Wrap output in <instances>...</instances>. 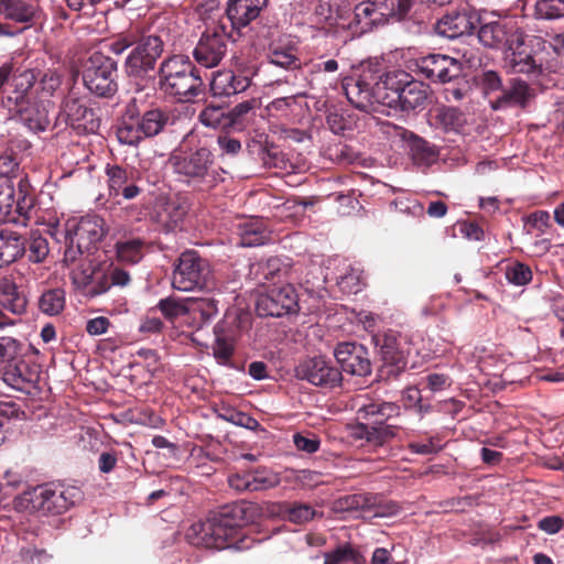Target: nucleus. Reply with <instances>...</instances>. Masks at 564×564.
Here are the masks:
<instances>
[{
    "label": "nucleus",
    "mask_w": 564,
    "mask_h": 564,
    "mask_svg": "<svg viewBox=\"0 0 564 564\" xmlns=\"http://www.w3.org/2000/svg\"><path fill=\"white\" fill-rule=\"evenodd\" d=\"M305 96V93H295L290 96L275 98L267 106V110L270 115L279 112L285 113L294 104H296L299 98H303Z\"/></svg>",
    "instance_id": "nucleus-63"
},
{
    "label": "nucleus",
    "mask_w": 564,
    "mask_h": 564,
    "mask_svg": "<svg viewBox=\"0 0 564 564\" xmlns=\"http://www.w3.org/2000/svg\"><path fill=\"white\" fill-rule=\"evenodd\" d=\"M145 246L147 241L141 237L119 239L115 245L117 258L121 262L138 263L144 256Z\"/></svg>",
    "instance_id": "nucleus-40"
},
{
    "label": "nucleus",
    "mask_w": 564,
    "mask_h": 564,
    "mask_svg": "<svg viewBox=\"0 0 564 564\" xmlns=\"http://www.w3.org/2000/svg\"><path fill=\"white\" fill-rule=\"evenodd\" d=\"M229 40L224 25L208 28L193 51L194 59L206 68L218 66L228 52Z\"/></svg>",
    "instance_id": "nucleus-19"
},
{
    "label": "nucleus",
    "mask_w": 564,
    "mask_h": 564,
    "mask_svg": "<svg viewBox=\"0 0 564 564\" xmlns=\"http://www.w3.org/2000/svg\"><path fill=\"white\" fill-rule=\"evenodd\" d=\"M408 78L406 72H389L378 75L371 69L362 70L356 78L344 85L350 104L362 111L375 110V105L398 109L400 94Z\"/></svg>",
    "instance_id": "nucleus-1"
},
{
    "label": "nucleus",
    "mask_w": 564,
    "mask_h": 564,
    "mask_svg": "<svg viewBox=\"0 0 564 564\" xmlns=\"http://www.w3.org/2000/svg\"><path fill=\"white\" fill-rule=\"evenodd\" d=\"M240 245L245 247H256L264 245L270 235L262 223L258 220H248L239 226Z\"/></svg>",
    "instance_id": "nucleus-43"
},
{
    "label": "nucleus",
    "mask_w": 564,
    "mask_h": 564,
    "mask_svg": "<svg viewBox=\"0 0 564 564\" xmlns=\"http://www.w3.org/2000/svg\"><path fill=\"white\" fill-rule=\"evenodd\" d=\"M132 47L123 63L124 73L134 79H144L155 69L158 59L164 52L165 42L160 35L148 34L138 36L134 33H120L112 39L107 47L110 53L122 54Z\"/></svg>",
    "instance_id": "nucleus-3"
},
{
    "label": "nucleus",
    "mask_w": 564,
    "mask_h": 564,
    "mask_svg": "<svg viewBox=\"0 0 564 564\" xmlns=\"http://www.w3.org/2000/svg\"><path fill=\"white\" fill-rule=\"evenodd\" d=\"M270 63L286 69L299 68L301 62L294 46L271 45L269 53Z\"/></svg>",
    "instance_id": "nucleus-47"
},
{
    "label": "nucleus",
    "mask_w": 564,
    "mask_h": 564,
    "mask_svg": "<svg viewBox=\"0 0 564 564\" xmlns=\"http://www.w3.org/2000/svg\"><path fill=\"white\" fill-rule=\"evenodd\" d=\"M477 25L479 42L485 47L501 50L503 53L509 47H519L521 35L524 33L516 23L502 19L487 21L479 15Z\"/></svg>",
    "instance_id": "nucleus-15"
},
{
    "label": "nucleus",
    "mask_w": 564,
    "mask_h": 564,
    "mask_svg": "<svg viewBox=\"0 0 564 564\" xmlns=\"http://www.w3.org/2000/svg\"><path fill=\"white\" fill-rule=\"evenodd\" d=\"M2 380L13 389L22 392H30L36 387L41 377V367L35 362H30L17 358L9 365H6L0 371Z\"/></svg>",
    "instance_id": "nucleus-25"
},
{
    "label": "nucleus",
    "mask_w": 564,
    "mask_h": 564,
    "mask_svg": "<svg viewBox=\"0 0 564 564\" xmlns=\"http://www.w3.org/2000/svg\"><path fill=\"white\" fill-rule=\"evenodd\" d=\"M295 376L315 387L329 390L340 388L344 379L340 369L323 356L300 361L295 368Z\"/></svg>",
    "instance_id": "nucleus-17"
},
{
    "label": "nucleus",
    "mask_w": 564,
    "mask_h": 564,
    "mask_svg": "<svg viewBox=\"0 0 564 564\" xmlns=\"http://www.w3.org/2000/svg\"><path fill=\"white\" fill-rule=\"evenodd\" d=\"M427 96L429 87L408 74V78L404 80V87L401 89L398 109L402 111L421 110L425 107Z\"/></svg>",
    "instance_id": "nucleus-33"
},
{
    "label": "nucleus",
    "mask_w": 564,
    "mask_h": 564,
    "mask_svg": "<svg viewBox=\"0 0 564 564\" xmlns=\"http://www.w3.org/2000/svg\"><path fill=\"white\" fill-rule=\"evenodd\" d=\"M536 97V89L521 78H511L502 94L491 100L495 110L518 107L525 109Z\"/></svg>",
    "instance_id": "nucleus-26"
},
{
    "label": "nucleus",
    "mask_w": 564,
    "mask_h": 564,
    "mask_svg": "<svg viewBox=\"0 0 564 564\" xmlns=\"http://www.w3.org/2000/svg\"><path fill=\"white\" fill-rule=\"evenodd\" d=\"M415 72L433 84H447L463 76V63L449 55L432 53L415 59Z\"/></svg>",
    "instance_id": "nucleus-16"
},
{
    "label": "nucleus",
    "mask_w": 564,
    "mask_h": 564,
    "mask_svg": "<svg viewBox=\"0 0 564 564\" xmlns=\"http://www.w3.org/2000/svg\"><path fill=\"white\" fill-rule=\"evenodd\" d=\"M293 443L297 451L306 454L316 453L321 446V440L314 433H295L293 435Z\"/></svg>",
    "instance_id": "nucleus-62"
},
{
    "label": "nucleus",
    "mask_w": 564,
    "mask_h": 564,
    "mask_svg": "<svg viewBox=\"0 0 564 564\" xmlns=\"http://www.w3.org/2000/svg\"><path fill=\"white\" fill-rule=\"evenodd\" d=\"M398 426L383 423H359L355 435L373 445H383L397 435Z\"/></svg>",
    "instance_id": "nucleus-38"
},
{
    "label": "nucleus",
    "mask_w": 564,
    "mask_h": 564,
    "mask_svg": "<svg viewBox=\"0 0 564 564\" xmlns=\"http://www.w3.org/2000/svg\"><path fill=\"white\" fill-rule=\"evenodd\" d=\"M252 519V507L246 503H231L210 512V549L224 550L235 544L237 530Z\"/></svg>",
    "instance_id": "nucleus-12"
},
{
    "label": "nucleus",
    "mask_w": 564,
    "mask_h": 564,
    "mask_svg": "<svg viewBox=\"0 0 564 564\" xmlns=\"http://www.w3.org/2000/svg\"><path fill=\"white\" fill-rule=\"evenodd\" d=\"M43 11L35 0H0V19L6 23L20 25L15 31L22 33L42 20Z\"/></svg>",
    "instance_id": "nucleus-23"
},
{
    "label": "nucleus",
    "mask_w": 564,
    "mask_h": 564,
    "mask_svg": "<svg viewBox=\"0 0 564 564\" xmlns=\"http://www.w3.org/2000/svg\"><path fill=\"white\" fill-rule=\"evenodd\" d=\"M479 14L475 10H452L437 20L434 31L438 36L455 40L470 35L477 26Z\"/></svg>",
    "instance_id": "nucleus-24"
},
{
    "label": "nucleus",
    "mask_w": 564,
    "mask_h": 564,
    "mask_svg": "<svg viewBox=\"0 0 564 564\" xmlns=\"http://www.w3.org/2000/svg\"><path fill=\"white\" fill-rule=\"evenodd\" d=\"M256 310L260 316L281 317L300 310L299 295L292 284L273 285L257 299Z\"/></svg>",
    "instance_id": "nucleus-18"
},
{
    "label": "nucleus",
    "mask_w": 564,
    "mask_h": 564,
    "mask_svg": "<svg viewBox=\"0 0 564 564\" xmlns=\"http://www.w3.org/2000/svg\"><path fill=\"white\" fill-rule=\"evenodd\" d=\"M57 119L64 120L78 134L96 133L100 127V118L96 111L72 93L62 101Z\"/></svg>",
    "instance_id": "nucleus-20"
},
{
    "label": "nucleus",
    "mask_w": 564,
    "mask_h": 564,
    "mask_svg": "<svg viewBox=\"0 0 564 564\" xmlns=\"http://www.w3.org/2000/svg\"><path fill=\"white\" fill-rule=\"evenodd\" d=\"M399 414L400 406L397 403L386 401L371 400L360 405L357 410V417L359 420L371 421L372 423H383Z\"/></svg>",
    "instance_id": "nucleus-36"
},
{
    "label": "nucleus",
    "mask_w": 564,
    "mask_h": 564,
    "mask_svg": "<svg viewBox=\"0 0 564 564\" xmlns=\"http://www.w3.org/2000/svg\"><path fill=\"white\" fill-rule=\"evenodd\" d=\"M22 484V475L17 470L8 469L0 478V491L3 494V496H9L14 490L20 488Z\"/></svg>",
    "instance_id": "nucleus-64"
},
{
    "label": "nucleus",
    "mask_w": 564,
    "mask_h": 564,
    "mask_svg": "<svg viewBox=\"0 0 564 564\" xmlns=\"http://www.w3.org/2000/svg\"><path fill=\"white\" fill-rule=\"evenodd\" d=\"M170 164L178 180L196 191L210 192L225 180V170L217 165L214 153L205 145L174 151Z\"/></svg>",
    "instance_id": "nucleus-2"
},
{
    "label": "nucleus",
    "mask_w": 564,
    "mask_h": 564,
    "mask_svg": "<svg viewBox=\"0 0 564 564\" xmlns=\"http://www.w3.org/2000/svg\"><path fill=\"white\" fill-rule=\"evenodd\" d=\"M105 175L108 196L117 204L142 197L141 205L130 204L124 208L128 217L141 220L147 215L149 200H145V188L141 185L140 171L130 165L108 163L105 166Z\"/></svg>",
    "instance_id": "nucleus-8"
},
{
    "label": "nucleus",
    "mask_w": 564,
    "mask_h": 564,
    "mask_svg": "<svg viewBox=\"0 0 564 564\" xmlns=\"http://www.w3.org/2000/svg\"><path fill=\"white\" fill-rule=\"evenodd\" d=\"M199 121L205 126L214 129L229 130L230 120L228 110L225 106L209 101L198 115Z\"/></svg>",
    "instance_id": "nucleus-42"
},
{
    "label": "nucleus",
    "mask_w": 564,
    "mask_h": 564,
    "mask_svg": "<svg viewBox=\"0 0 564 564\" xmlns=\"http://www.w3.org/2000/svg\"><path fill=\"white\" fill-rule=\"evenodd\" d=\"M410 150L413 161L420 165H431L438 158L435 145L417 135H413L411 139Z\"/></svg>",
    "instance_id": "nucleus-46"
},
{
    "label": "nucleus",
    "mask_w": 564,
    "mask_h": 564,
    "mask_svg": "<svg viewBox=\"0 0 564 564\" xmlns=\"http://www.w3.org/2000/svg\"><path fill=\"white\" fill-rule=\"evenodd\" d=\"M248 475L250 492L268 490L280 484L279 475L267 467L248 470Z\"/></svg>",
    "instance_id": "nucleus-45"
},
{
    "label": "nucleus",
    "mask_w": 564,
    "mask_h": 564,
    "mask_svg": "<svg viewBox=\"0 0 564 564\" xmlns=\"http://www.w3.org/2000/svg\"><path fill=\"white\" fill-rule=\"evenodd\" d=\"M268 0H228L226 15L232 29L240 31L259 18Z\"/></svg>",
    "instance_id": "nucleus-30"
},
{
    "label": "nucleus",
    "mask_w": 564,
    "mask_h": 564,
    "mask_svg": "<svg viewBox=\"0 0 564 564\" xmlns=\"http://www.w3.org/2000/svg\"><path fill=\"white\" fill-rule=\"evenodd\" d=\"M65 291L61 288L48 289L39 299L40 311L48 316H56L64 311Z\"/></svg>",
    "instance_id": "nucleus-44"
},
{
    "label": "nucleus",
    "mask_w": 564,
    "mask_h": 564,
    "mask_svg": "<svg viewBox=\"0 0 564 564\" xmlns=\"http://www.w3.org/2000/svg\"><path fill=\"white\" fill-rule=\"evenodd\" d=\"M324 155L337 164L345 165L351 164L356 160V155L351 148L340 142L329 144L325 149Z\"/></svg>",
    "instance_id": "nucleus-59"
},
{
    "label": "nucleus",
    "mask_w": 564,
    "mask_h": 564,
    "mask_svg": "<svg viewBox=\"0 0 564 564\" xmlns=\"http://www.w3.org/2000/svg\"><path fill=\"white\" fill-rule=\"evenodd\" d=\"M373 339L382 362L379 368V378L389 380L398 377L405 370L408 365L404 339L397 332L391 329L382 334H377Z\"/></svg>",
    "instance_id": "nucleus-14"
},
{
    "label": "nucleus",
    "mask_w": 564,
    "mask_h": 564,
    "mask_svg": "<svg viewBox=\"0 0 564 564\" xmlns=\"http://www.w3.org/2000/svg\"><path fill=\"white\" fill-rule=\"evenodd\" d=\"M218 302L212 297L188 299L189 313L198 314L203 324L218 314Z\"/></svg>",
    "instance_id": "nucleus-55"
},
{
    "label": "nucleus",
    "mask_w": 564,
    "mask_h": 564,
    "mask_svg": "<svg viewBox=\"0 0 564 564\" xmlns=\"http://www.w3.org/2000/svg\"><path fill=\"white\" fill-rule=\"evenodd\" d=\"M22 78L30 82V87H34L36 76L33 70L24 69L20 72L13 61L3 63L0 66V94H4L3 96H6L15 91V85L20 84L19 80Z\"/></svg>",
    "instance_id": "nucleus-35"
},
{
    "label": "nucleus",
    "mask_w": 564,
    "mask_h": 564,
    "mask_svg": "<svg viewBox=\"0 0 564 564\" xmlns=\"http://www.w3.org/2000/svg\"><path fill=\"white\" fill-rule=\"evenodd\" d=\"M337 285L343 293L357 294L362 289L361 275L358 270L349 268V270L337 279Z\"/></svg>",
    "instance_id": "nucleus-61"
},
{
    "label": "nucleus",
    "mask_w": 564,
    "mask_h": 564,
    "mask_svg": "<svg viewBox=\"0 0 564 564\" xmlns=\"http://www.w3.org/2000/svg\"><path fill=\"white\" fill-rule=\"evenodd\" d=\"M260 106V101L257 98H251L249 100L242 101L236 105L234 108L228 110V116L230 120V129L232 130H242L247 122L249 113L257 109Z\"/></svg>",
    "instance_id": "nucleus-51"
},
{
    "label": "nucleus",
    "mask_w": 564,
    "mask_h": 564,
    "mask_svg": "<svg viewBox=\"0 0 564 564\" xmlns=\"http://www.w3.org/2000/svg\"><path fill=\"white\" fill-rule=\"evenodd\" d=\"M288 519L297 524L306 523L316 516L315 509L308 503L293 502L285 509Z\"/></svg>",
    "instance_id": "nucleus-58"
},
{
    "label": "nucleus",
    "mask_w": 564,
    "mask_h": 564,
    "mask_svg": "<svg viewBox=\"0 0 564 564\" xmlns=\"http://www.w3.org/2000/svg\"><path fill=\"white\" fill-rule=\"evenodd\" d=\"M35 202L28 176H0V224L26 226Z\"/></svg>",
    "instance_id": "nucleus-9"
},
{
    "label": "nucleus",
    "mask_w": 564,
    "mask_h": 564,
    "mask_svg": "<svg viewBox=\"0 0 564 564\" xmlns=\"http://www.w3.org/2000/svg\"><path fill=\"white\" fill-rule=\"evenodd\" d=\"M434 121L446 131L457 130L464 123L463 112L455 107L441 106L434 110Z\"/></svg>",
    "instance_id": "nucleus-50"
},
{
    "label": "nucleus",
    "mask_w": 564,
    "mask_h": 564,
    "mask_svg": "<svg viewBox=\"0 0 564 564\" xmlns=\"http://www.w3.org/2000/svg\"><path fill=\"white\" fill-rule=\"evenodd\" d=\"M503 67L511 74H524L529 77H539L543 73L542 63L538 62L531 51L525 46V34L521 35L519 47H509L505 52Z\"/></svg>",
    "instance_id": "nucleus-27"
},
{
    "label": "nucleus",
    "mask_w": 564,
    "mask_h": 564,
    "mask_svg": "<svg viewBox=\"0 0 564 564\" xmlns=\"http://www.w3.org/2000/svg\"><path fill=\"white\" fill-rule=\"evenodd\" d=\"M214 334L213 355L219 364L227 365L235 351L238 329L234 322L221 321L214 327Z\"/></svg>",
    "instance_id": "nucleus-32"
},
{
    "label": "nucleus",
    "mask_w": 564,
    "mask_h": 564,
    "mask_svg": "<svg viewBox=\"0 0 564 564\" xmlns=\"http://www.w3.org/2000/svg\"><path fill=\"white\" fill-rule=\"evenodd\" d=\"M23 345L10 336L0 337V362L9 365L20 357Z\"/></svg>",
    "instance_id": "nucleus-60"
},
{
    "label": "nucleus",
    "mask_w": 564,
    "mask_h": 564,
    "mask_svg": "<svg viewBox=\"0 0 564 564\" xmlns=\"http://www.w3.org/2000/svg\"><path fill=\"white\" fill-rule=\"evenodd\" d=\"M382 497L371 492H357L346 495L334 502V510L336 512H355V511H373L376 517L384 516L382 511Z\"/></svg>",
    "instance_id": "nucleus-31"
},
{
    "label": "nucleus",
    "mask_w": 564,
    "mask_h": 564,
    "mask_svg": "<svg viewBox=\"0 0 564 564\" xmlns=\"http://www.w3.org/2000/svg\"><path fill=\"white\" fill-rule=\"evenodd\" d=\"M117 62L101 52L93 53L83 69L85 87L98 97H112L118 90Z\"/></svg>",
    "instance_id": "nucleus-13"
},
{
    "label": "nucleus",
    "mask_w": 564,
    "mask_h": 564,
    "mask_svg": "<svg viewBox=\"0 0 564 564\" xmlns=\"http://www.w3.org/2000/svg\"><path fill=\"white\" fill-rule=\"evenodd\" d=\"M344 562H351L352 564H364V556L355 550L350 544H345L337 547L330 553L325 554L324 564H341Z\"/></svg>",
    "instance_id": "nucleus-56"
},
{
    "label": "nucleus",
    "mask_w": 564,
    "mask_h": 564,
    "mask_svg": "<svg viewBox=\"0 0 564 564\" xmlns=\"http://www.w3.org/2000/svg\"><path fill=\"white\" fill-rule=\"evenodd\" d=\"M50 253L48 241L39 232H31L26 238V256L32 263H42Z\"/></svg>",
    "instance_id": "nucleus-53"
},
{
    "label": "nucleus",
    "mask_w": 564,
    "mask_h": 564,
    "mask_svg": "<svg viewBox=\"0 0 564 564\" xmlns=\"http://www.w3.org/2000/svg\"><path fill=\"white\" fill-rule=\"evenodd\" d=\"M382 22L380 14H376L369 2L362 1L355 7L349 18H340L338 26L347 30L350 37L355 39L372 31L376 25Z\"/></svg>",
    "instance_id": "nucleus-29"
},
{
    "label": "nucleus",
    "mask_w": 564,
    "mask_h": 564,
    "mask_svg": "<svg viewBox=\"0 0 564 564\" xmlns=\"http://www.w3.org/2000/svg\"><path fill=\"white\" fill-rule=\"evenodd\" d=\"M158 76L160 89L181 102H192L205 94L200 72L188 56L177 54L166 57L160 64Z\"/></svg>",
    "instance_id": "nucleus-5"
},
{
    "label": "nucleus",
    "mask_w": 564,
    "mask_h": 564,
    "mask_svg": "<svg viewBox=\"0 0 564 564\" xmlns=\"http://www.w3.org/2000/svg\"><path fill=\"white\" fill-rule=\"evenodd\" d=\"M162 315L170 322L189 313L191 307L187 300H181L174 296L161 299L156 304Z\"/></svg>",
    "instance_id": "nucleus-52"
},
{
    "label": "nucleus",
    "mask_w": 564,
    "mask_h": 564,
    "mask_svg": "<svg viewBox=\"0 0 564 564\" xmlns=\"http://www.w3.org/2000/svg\"><path fill=\"white\" fill-rule=\"evenodd\" d=\"M84 499L78 486L51 481L32 487L14 499L19 510L41 516H58L68 511Z\"/></svg>",
    "instance_id": "nucleus-4"
},
{
    "label": "nucleus",
    "mask_w": 564,
    "mask_h": 564,
    "mask_svg": "<svg viewBox=\"0 0 564 564\" xmlns=\"http://www.w3.org/2000/svg\"><path fill=\"white\" fill-rule=\"evenodd\" d=\"M28 300L19 291L18 285L11 281L0 283V308L14 315H22L26 311Z\"/></svg>",
    "instance_id": "nucleus-39"
},
{
    "label": "nucleus",
    "mask_w": 564,
    "mask_h": 564,
    "mask_svg": "<svg viewBox=\"0 0 564 564\" xmlns=\"http://www.w3.org/2000/svg\"><path fill=\"white\" fill-rule=\"evenodd\" d=\"M212 539L210 513L205 520L193 523L186 531V540L194 546L210 549Z\"/></svg>",
    "instance_id": "nucleus-48"
},
{
    "label": "nucleus",
    "mask_w": 564,
    "mask_h": 564,
    "mask_svg": "<svg viewBox=\"0 0 564 564\" xmlns=\"http://www.w3.org/2000/svg\"><path fill=\"white\" fill-rule=\"evenodd\" d=\"M72 282L84 296L94 299L108 289L107 271L99 265H88L72 272Z\"/></svg>",
    "instance_id": "nucleus-28"
},
{
    "label": "nucleus",
    "mask_w": 564,
    "mask_h": 564,
    "mask_svg": "<svg viewBox=\"0 0 564 564\" xmlns=\"http://www.w3.org/2000/svg\"><path fill=\"white\" fill-rule=\"evenodd\" d=\"M258 155L267 169H275L281 173L294 172V164L291 162L286 153L274 143H260Z\"/></svg>",
    "instance_id": "nucleus-37"
},
{
    "label": "nucleus",
    "mask_w": 564,
    "mask_h": 564,
    "mask_svg": "<svg viewBox=\"0 0 564 564\" xmlns=\"http://www.w3.org/2000/svg\"><path fill=\"white\" fill-rule=\"evenodd\" d=\"M105 234V220L98 215L68 219L61 232L65 243L63 261L73 263L85 252L89 253L101 241Z\"/></svg>",
    "instance_id": "nucleus-10"
},
{
    "label": "nucleus",
    "mask_w": 564,
    "mask_h": 564,
    "mask_svg": "<svg viewBox=\"0 0 564 564\" xmlns=\"http://www.w3.org/2000/svg\"><path fill=\"white\" fill-rule=\"evenodd\" d=\"M334 356L340 371L351 376L367 377L371 375V361L368 349L355 341L338 343Z\"/></svg>",
    "instance_id": "nucleus-22"
},
{
    "label": "nucleus",
    "mask_w": 564,
    "mask_h": 564,
    "mask_svg": "<svg viewBox=\"0 0 564 564\" xmlns=\"http://www.w3.org/2000/svg\"><path fill=\"white\" fill-rule=\"evenodd\" d=\"M19 83L15 85V91L2 96V107L28 131L35 134L46 131L51 124L52 101L37 98L32 91L33 87H30V82L22 78Z\"/></svg>",
    "instance_id": "nucleus-7"
},
{
    "label": "nucleus",
    "mask_w": 564,
    "mask_h": 564,
    "mask_svg": "<svg viewBox=\"0 0 564 564\" xmlns=\"http://www.w3.org/2000/svg\"><path fill=\"white\" fill-rule=\"evenodd\" d=\"M172 111L152 108L140 113L135 100L129 102L118 123L116 135L121 144L135 147L148 138H153L174 123Z\"/></svg>",
    "instance_id": "nucleus-6"
},
{
    "label": "nucleus",
    "mask_w": 564,
    "mask_h": 564,
    "mask_svg": "<svg viewBox=\"0 0 564 564\" xmlns=\"http://www.w3.org/2000/svg\"><path fill=\"white\" fill-rule=\"evenodd\" d=\"M283 270L284 264L282 260L278 257H271L250 264L249 273L257 283L264 284L279 278Z\"/></svg>",
    "instance_id": "nucleus-41"
},
{
    "label": "nucleus",
    "mask_w": 564,
    "mask_h": 564,
    "mask_svg": "<svg viewBox=\"0 0 564 564\" xmlns=\"http://www.w3.org/2000/svg\"><path fill=\"white\" fill-rule=\"evenodd\" d=\"M217 415L224 421L249 430H256L259 426V422L254 417L229 406L219 408Z\"/></svg>",
    "instance_id": "nucleus-57"
},
{
    "label": "nucleus",
    "mask_w": 564,
    "mask_h": 564,
    "mask_svg": "<svg viewBox=\"0 0 564 564\" xmlns=\"http://www.w3.org/2000/svg\"><path fill=\"white\" fill-rule=\"evenodd\" d=\"M257 74L253 65L237 64L235 69L218 70L210 83L214 96L229 97L247 90Z\"/></svg>",
    "instance_id": "nucleus-21"
},
{
    "label": "nucleus",
    "mask_w": 564,
    "mask_h": 564,
    "mask_svg": "<svg viewBox=\"0 0 564 564\" xmlns=\"http://www.w3.org/2000/svg\"><path fill=\"white\" fill-rule=\"evenodd\" d=\"M534 14L541 20H558L564 18V0H536Z\"/></svg>",
    "instance_id": "nucleus-54"
},
{
    "label": "nucleus",
    "mask_w": 564,
    "mask_h": 564,
    "mask_svg": "<svg viewBox=\"0 0 564 564\" xmlns=\"http://www.w3.org/2000/svg\"><path fill=\"white\" fill-rule=\"evenodd\" d=\"M507 281L517 286H524L532 281L531 267L518 260L509 261L503 268Z\"/></svg>",
    "instance_id": "nucleus-49"
},
{
    "label": "nucleus",
    "mask_w": 564,
    "mask_h": 564,
    "mask_svg": "<svg viewBox=\"0 0 564 564\" xmlns=\"http://www.w3.org/2000/svg\"><path fill=\"white\" fill-rule=\"evenodd\" d=\"M172 285L185 292L214 290L216 280L209 261L195 250L182 252L173 271Z\"/></svg>",
    "instance_id": "nucleus-11"
},
{
    "label": "nucleus",
    "mask_w": 564,
    "mask_h": 564,
    "mask_svg": "<svg viewBox=\"0 0 564 564\" xmlns=\"http://www.w3.org/2000/svg\"><path fill=\"white\" fill-rule=\"evenodd\" d=\"M26 253V238L17 231L0 229V268L10 265Z\"/></svg>",
    "instance_id": "nucleus-34"
}]
</instances>
